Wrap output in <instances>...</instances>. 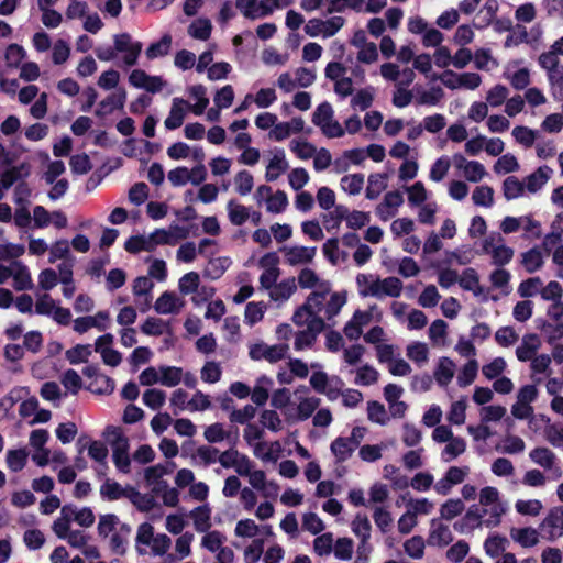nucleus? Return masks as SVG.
I'll use <instances>...</instances> for the list:
<instances>
[{"instance_id":"c85d7f7f","label":"nucleus","mask_w":563,"mask_h":563,"mask_svg":"<svg viewBox=\"0 0 563 563\" xmlns=\"http://www.w3.org/2000/svg\"><path fill=\"white\" fill-rule=\"evenodd\" d=\"M228 213L231 223L234 225H242L250 218L249 209L243 205L236 203L234 200L228 202Z\"/></svg>"},{"instance_id":"e2e57ef3","label":"nucleus","mask_w":563,"mask_h":563,"mask_svg":"<svg viewBox=\"0 0 563 563\" xmlns=\"http://www.w3.org/2000/svg\"><path fill=\"white\" fill-rule=\"evenodd\" d=\"M440 295L434 285L427 286L421 295L419 296L418 302L423 308H432L435 307L439 302Z\"/></svg>"},{"instance_id":"c9c22d12","label":"nucleus","mask_w":563,"mask_h":563,"mask_svg":"<svg viewBox=\"0 0 563 563\" xmlns=\"http://www.w3.org/2000/svg\"><path fill=\"white\" fill-rule=\"evenodd\" d=\"M333 114L334 111L332 106L328 101H324L320 103L314 110L312 114V123L322 129L328 122H330L333 119Z\"/></svg>"},{"instance_id":"603ef678","label":"nucleus","mask_w":563,"mask_h":563,"mask_svg":"<svg viewBox=\"0 0 563 563\" xmlns=\"http://www.w3.org/2000/svg\"><path fill=\"white\" fill-rule=\"evenodd\" d=\"M405 552L412 559H421L424 553V541L420 536H413L404 543Z\"/></svg>"},{"instance_id":"f8f14e48","label":"nucleus","mask_w":563,"mask_h":563,"mask_svg":"<svg viewBox=\"0 0 563 563\" xmlns=\"http://www.w3.org/2000/svg\"><path fill=\"white\" fill-rule=\"evenodd\" d=\"M185 106H189V103L184 99L174 98L169 114L164 122L167 130H176L181 126L185 118Z\"/></svg>"},{"instance_id":"f03ea898","label":"nucleus","mask_w":563,"mask_h":563,"mask_svg":"<svg viewBox=\"0 0 563 563\" xmlns=\"http://www.w3.org/2000/svg\"><path fill=\"white\" fill-rule=\"evenodd\" d=\"M402 290V283L397 277H387L383 280L373 282L368 289L360 290L362 297L373 296L380 298L383 295L397 298Z\"/></svg>"},{"instance_id":"a211bd4d","label":"nucleus","mask_w":563,"mask_h":563,"mask_svg":"<svg viewBox=\"0 0 563 563\" xmlns=\"http://www.w3.org/2000/svg\"><path fill=\"white\" fill-rule=\"evenodd\" d=\"M330 450L335 457V463L338 464L347 461L355 451L344 437H338L334 439L330 445Z\"/></svg>"},{"instance_id":"1a4fd4ad","label":"nucleus","mask_w":563,"mask_h":563,"mask_svg":"<svg viewBox=\"0 0 563 563\" xmlns=\"http://www.w3.org/2000/svg\"><path fill=\"white\" fill-rule=\"evenodd\" d=\"M482 512L477 505H473L468 508L462 519L454 522L453 528L460 533H464L467 530H473L482 525L481 521Z\"/></svg>"},{"instance_id":"6ab92c4d","label":"nucleus","mask_w":563,"mask_h":563,"mask_svg":"<svg viewBox=\"0 0 563 563\" xmlns=\"http://www.w3.org/2000/svg\"><path fill=\"white\" fill-rule=\"evenodd\" d=\"M211 509L208 504L198 506L190 511L197 531L205 532L211 527Z\"/></svg>"},{"instance_id":"4d7b16f0","label":"nucleus","mask_w":563,"mask_h":563,"mask_svg":"<svg viewBox=\"0 0 563 563\" xmlns=\"http://www.w3.org/2000/svg\"><path fill=\"white\" fill-rule=\"evenodd\" d=\"M234 181L236 186L235 189L241 196L250 194L254 185L253 176L247 170L239 172L235 175Z\"/></svg>"},{"instance_id":"a18cd8bd","label":"nucleus","mask_w":563,"mask_h":563,"mask_svg":"<svg viewBox=\"0 0 563 563\" xmlns=\"http://www.w3.org/2000/svg\"><path fill=\"white\" fill-rule=\"evenodd\" d=\"M124 249L131 254H136L141 251H153V245L143 235H132L125 241Z\"/></svg>"},{"instance_id":"8fccbe9b","label":"nucleus","mask_w":563,"mask_h":563,"mask_svg":"<svg viewBox=\"0 0 563 563\" xmlns=\"http://www.w3.org/2000/svg\"><path fill=\"white\" fill-rule=\"evenodd\" d=\"M407 356L417 364L428 361L429 350L426 343L413 342L407 346Z\"/></svg>"},{"instance_id":"0eeeda50","label":"nucleus","mask_w":563,"mask_h":563,"mask_svg":"<svg viewBox=\"0 0 563 563\" xmlns=\"http://www.w3.org/2000/svg\"><path fill=\"white\" fill-rule=\"evenodd\" d=\"M29 175L30 166L26 163H21L20 165L5 169L0 174V186L3 189H9L18 180L25 178Z\"/></svg>"},{"instance_id":"a878e982","label":"nucleus","mask_w":563,"mask_h":563,"mask_svg":"<svg viewBox=\"0 0 563 563\" xmlns=\"http://www.w3.org/2000/svg\"><path fill=\"white\" fill-rule=\"evenodd\" d=\"M212 25L208 19H198L194 21L188 27V34L200 41H206L211 35Z\"/></svg>"},{"instance_id":"423d86ee","label":"nucleus","mask_w":563,"mask_h":563,"mask_svg":"<svg viewBox=\"0 0 563 563\" xmlns=\"http://www.w3.org/2000/svg\"><path fill=\"white\" fill-rule=\"evenodd\" d=\"M282 251L285 252L286 260L290 265H297L310 263L316 255L317 247L291 246L283 247Z\"/></svg>"},{"instance_id":"3c124183","label":"nucleus","mask_w":563,"mask_h":563,"mask_svg":"<svg viewBox=\"0 0 563 563\" xmlns=\"http://www.w3.org/2000/svg\"><path fill=\"white\" fill-rule=\"evenodd\" d=\"M319 405H320L319 398L309 397V398L302 399L297 407V411H298L297 420L303 421V420H307L308 418H310L312 416V413L316 411V409L319 407Z\"/></svg>"},{"instance_id":"9d476101","label":"nucleus","mask_w":563,"mask_h":563,"mask_svg":"<svg viewBox=\"0 0 563 563\" xmlns=\"http://www.w3.org/2000/svg\"><path fill=\"white\" fill-rule=\"evenodd\" d=\"M288 167L284 150H278L266 167L265 179L269 183L275 181Z\"/></svg>"},{"instance_id":"bb28decb","label":"nucleus","mask_w":563,"mask_h":563,"mask_svg":"<svg viewBox=\"0 0 563 563\" xmlns=\"http://www.w3.org/2000/svg\"><path fill=\"white\" fill-rule=\"evenodd\" d=\"M372 526L366 515L357 514L352 522V531L362 543H366L371 538Z\"/></svg>"},{"instance_id":"49530a36","label":"nucleus","mask_w":563,"mask_h":563,"mask_svg":"<svg viewBox=\"0 0 563 563\" xmlns=\"http://www.w3.org/2000/svg\"><path fill=\"white\" fill-rule=\"evenodd\" d=\"M453 367L454 364L450 358L443 357L440 361V364L434 373L435 378L440 385H446L451 382L454 376Z\"/></svg>"},{"instance_id":"c756f323","label":"nucleus","mask_w":563,"mask_h":563,"mask_svg":"<svg viewBox=\"0 0 563 563\" xmlns=\"http://www.w3.org/2000/svg\"><path fill=\"white\" fill-rule=\"evenodd\" d=\"M91 353L90 344H77L66 351V358L70 364L76 365L79 363H86Z\"/></svg>"},{"instance_id":"338daca9","label":"nucleus","mask_w":563,"mask_h":563,"mask_svg":"<svg viewBox=\"0 0 563 563\" xmlns=\"http://www.w3.org/2000/svg\"><path fill=\"white\" fill-rule=\"evenodd\" d=\"M264 551V540L255 539L252 544L245 548L244 550V561L245 563H256Z\"/></svg>"},{"instance_id":"ea45409f","label":"nucleus","mask_w":563,"mask_h":563,"mask_svg":"<svg viewBox=\"0 0 563 563\" xmlns=\"http://www.w3.org/2000/svg\"><path fill=\"white\" fill-rule=\"evenodd\" d=\"M334 210L329 212L328 214H324V223L327 227V230L330 231L332 229L339 228L342 220H346L349 209L347 207L343 205H338L333 207Z\"/></svg>"},{"instance_id":"69168bd1","label":"nucleus","mask_w":563,"mask_h":563,"mask_svg":"<svg viewBox=\"0 0 563 563\" xmlns=\"http://www.w3.org/2000/svg\"><path fill=\"white\" fill-rule=\"evenodd\" d=\"M408 200L412 206H420L427 200V190L423 183L417 181L407 188Z\"/></svg>"},{"instance_id":"5701e85b","label":"nucleus","mask_w":563,"mask_h":563,"mask_svg":"<svg viewBox=\"0 0 563 563\" xmlns=\"http://www.w3.org/2000/svg\"><path fill=\"white\" fill-rule=\"evenodd\" d=\"M529 457L545 470H552L555 461V454L548 448L538 446L529 453Z\"/></svg>"},{"instance_id":"4be33fe9","label":"nucleus","mask_w":563,"mask_h":563,"mask_svg":"<svg viewBox=\"0 0 563 563\" xmlns=\"http://www.w3.org/2000/svg\"><path fill=\"white\" fill-rule=\"evenodd\" d=\"M525 345L517 347L516 355L521 362L532 361L536 351L539 347V338L537 334H528L523 338Z\"/></svg>"},{"instance_id":"dca6fc26","label":"nucleus","mask_w":563,"mask_h":563,"mask_svg":"<svg viewBox=\"0 0 563 563\" xmlns=\"http://www.w3.org/2000/svg\"><path fill=\"white\" fill-rule=\"evenodd\" d=\"M510 537L523 548L534 547L539 542V533L531 527L512 528Z\"/></svg>"},{"instance_id":"f257e3e1","label":"nucleus","mask_w":563,"mask_h":563,"mask_svg":"<svg viewBox=\"0 0 563 563\" xmlns=\"http://www.w3.org/2000/svg\"><path fill=\"white\" fill-rule=\"evenodd\" d=\"M103 435L111 445L112 459L117 470L123 474L131 472V459L129 455V439L120 427L108 426Z\"/></svg>"},{"instance_id":"bf43d9fd","label":"nucleus","mask_w":563,"mask_h":563,"mask_svg":"<svg viewBox=\"0 0 563 563\" xmlns=\"http://www.w3.org/2000/svg\"><path fill=\"white\" fill-rule=\"evenodd\" d=\"M43 345V335L37 330L29 331L24 334L23 347L34 354L38 353Z\"/></svg>"},{"instance_id":"de8ad7c7","label":"nucleus","mask_w":563,"mask_h":563,"mask_svg":"<svg viewBox=\"0 0 563 563\" xmlns=\"http://www.w3.org/2000/svg\"><path fill=\"white\" fill-rule=\"evenodd\" d=\"M108 325L109 324L107 323L98 322L96 318L91 316H87L77 318L74 321V331L80 334L87 332L90 328H97L99 331H104L108 328Z\"/></svg>"},{"instance_id":"ddd939ff","label":"nucleus","mask_w":563,"mask_h":563,"mask_svg":"<svg viewBox=\"0 0 563 563\" xmlns=\"http://www.w3.org/2000/svg\"><path fill=\"white\" fill-rule=\"evenodd\" d=\"M552 169L549 166H540L536 172L528 175L525 186L529 192H537L549 180Z\"/></svg>"},{"instance_id":"13d9d810","label":"nucleus","mask_w":563,"mask_h":563,"mask_svg":"<svg viewBox=\"0 0 563 563\" xmlns=\"http://www.w3.org/2000/svg\"><path fill=\"white\" fill-rule=\"evenodd\" d=\"M56 437L57 439L63 443V444H66V443H70L77 432H78V429H77V426L75 422H64V423H59L58 427L56 428Z\"/></svg>"},{"instance_id":"b1692460","label":"nucleus","mask_w":563,"mask_h":563,"mask_svg":"<svg viewBox=\"0 0 563 563\" xmlns=\"http://www.w3.org/2000/svg\"><path fill=\"white\" fill-rule=\"evenodd\" d=\"M172 45V35L164 34L158 42L152 43L146 48V57L148 59H155L157 57L166 56L169 53Z\"/></svg>"},{"instance_id":"864d4df0","label":"nucleus","mask_w":563,"mask_h":563,"mask_svg":"<svg viewBox=\"0 0 563 563\" xmlns=\"http://www.w3.org/2000/svg\"><path fill=\"white\" fill-rule=\"evenodd\" d=\"M288 206V198L285 191L277 190L267 199V211L272 213H280Z\"/></svg>"},{"instance_id":"6e6d98bb","label":"nucleus","mask_w":563,"mask_h":563,"mask_svg":"<svg viewBox=\"0 0 563 563\" xmlns=\"http://www.w3.org/2000/svg\"><path fill=\"white\" fill-rule=\"evenodd\" d=\"M519 168L517 158L512 154L501 155L494 165V170L497 174L500 173H512Z\"/></svg>"},{"instance_id":"0e129e2a","label":"nucleus","mask_w":563,"mask_h":563,"mask_svg":"<svg viewBox=\"0 0 563 563\" xmlns=\"http://www.w3.org/2000/svg\"><path fill=\"white\" fill-rule=\"evenodd\" d=\"M374 100L373 92L368 89H360L351 100L353 108H360L362 111L371 108Z\"/></svg>"},{"instance_id":"9b49d317","label":"nucleus","mask_w":563,"mask_h":563,"mask_svg":"<svg viewBox=\"0 0 563 563\" xmlns=\"http://www.w3.org/2000/svg\"><path fill=\"white\" fill-rule=\"evenodd\" d=\"M13 266V286L15 290H27L33 287L31 274L29 268L20 261H14Z\"/></svg>"},{"instance_id":"f3484780","label":"nucleus","mask_w":563,"mask_h":563,"mask_svg":"<svg viewBox=\"0 0 563 563\" xmlns=\"http://www.w3.org/2000/svg\"><path fill=\"white\" fill-rule=\"evenodd\" d=\"M432 530L429 536V543H437L440 547L450 544L453 541V536L448 526L443 523L437 525V519L431 521Z\"/></svg>"},{"instance_id":"79ce46f5","label":"nucleus","mask_w":563,"mask_h":563,"mask_svg":"<svg viewBox=\"0 0 563 563\" xmlns=\"http://www.w3.org/2000/svg\"><path fill=\"white\" fill-rule=\"evenodd\" d=\"M166 400V393L161 389L152 388L147 389L143 394V402L152 410L159 409Z\"/></svg>"},{"instance_id":"6e6552de","label":"nucleus","mask_w":563,"mask_h":563,"mask_svg":"<svg viewBox=\"0 0 563 563\" xmlns=\"http://www.w3.org/2000/svg\"><path fill=\"white\" fill-rule=\"evenodd\" d=\"M126 99V93L124 89H120L119 91L108 96L103 99L96 110L97 117H104L106 114L111 113L114 109H122L124 107Z\"/></svg>"},{"instance_id":"7ed1b4c3","label":"nucleus","mask_w":563,"mask_h":563,"mask_svg":"<svg viewBox=\"0 0 563 563\" xmlns=\"http://www.w3.org/2000/svg\"><path fill=\"white\" fill-rule=\"evenodd\" d=\"M287 351V344H276L273 346H268L264 343H258L251 346L249 354L250 357L255 361L265 358L269 363H276L285 358Z\"/></svg>"},{"instance_id":"2f4dec72","label":"nucleus","mask_w":563,"mask_h":563,"mask_svg":"<svg viewBox=\"0 0 563 563\" xmlns=\"http://www.w3.org/2000/svg\"><path fill=\"white\" fill-rule=\"evenodd\" d=\"M386 174H372L368 177V185L366 188V198L369 200H374L378 198L380 192L387 187L385 179Z\"/></svg>"},{"instance_id":"58836bf2","label":"nucleus","mask_w":563,"mask_h":563,"mask_svg":"<svg viewBox=\"0 0 563 563\" xmlns=\"http://www.w3.org/2000/svg\"><path fill=\"white\" fill-rule=\"evenodd\" d=\"M297 289L295 278H287L275 285V289L271 292L274 300L288 299Z\"/></svg>"},{"instance_id":"473e14b6","label":"nucleus","mask_w":563,"mask_h":563,"mask_svg":"<svg viewBox=\"0 0 563 563\" xmlns=\"http://www.w3.org/2000/svg\"><path fill=\"white\" fill-rule=\"evenodd\" d=\"M503 190L505 198L512 200L523 195L525 185L516 176H508L504 180Z\"/></svg>"},{"instance_id":"412c9836","label":"nucleus","mask_w":563,"mask_h":563,"mask_svg":"<svg viewBox=\"0 0 563 563\" xmlns=\"http://www.w3.org/2000/svg\"><path fill=\"white\" fill-rule=\"evenodd\" d=\"M129 500L142 512L152 510L155 506V499L148 494L140 493L135 487H130Z\"/></svg>"},{"instance_id":"2eb2a0df","label":"nucleus","mask_w":563,"mask_h":563,"mask_svg":"<svg viewBox=\"0 0 563 563\" xmlns=\"http://www.w3.org/2000/svg\"><path fill=\"white\" fill-rule=\"evenodd\" d=\"M130 485L122 487L118 482L107 479L100 486V495L103 499L109 501L118 500L123 497L128 498V495L130 494Z\"/></svg>"},{"instance_id":"e433bc0d","label":"nucleus","mask_w":563,"mask_h":563,"mask_svg":"<svg viewBox=\"0 0 563 563\" xmlns=\"http://www.w3.org/2000/svg\"><path fill=\"white\" fill-rule=\"evenodd\" d=\"M478 371L477 361L472 358L462 368L460 374L457 375V384L460 387H466L471 385L476 376Z\"/></svg>"},{"instance_id":"393cba45","label":"nucleus","mask_w":563,"mask_h":563,"mask_svg":"<svg viewBox=\"0 0 563 563\" xmlns=\"http://www.w3.org/2000/svg\"><path fill=\"white\" fill-rule=\"evenodd\" d=\"M522 265L530 274L537 272L543 265V257L541 251L534 246L529 251L522 253Z\"/></svg>"},{"instance_id":"7c9ffc66","label":"nucleus","mask_w":563,"mask_h":563,"mask_svg":"<svg viewBox=\"0 0 563 563\" xmlns=\"http://www.w3.org/2000/svg\"><path fill=\"white\" fill-rule=\"evenodd\" d=\"M159 383L166 387L177 386L183 378V369L176 366H161Z\"/></svg>"},{"instance_id":"a19ab883","label":"nucleus","mask_w":563,"mask_h":563,"mask_svg":"<svg viewBox=\"0 0 563 563\" xmlns=\"http://www.w3.org/2000/svg\"><path fill=\"white\" fill-rule=\"evenodd\" d=\"M507 539L499 534L489 536L484 542L485 553L490 558H497L505 551Z\"/></svg>"},{"instance_id":"c03bdc74","label":"nucleus","mask_w":563,"mask_h":563,"mask_svg":"<svg viewBox=\"0 0 563 563\" xmlns=\"http://www.w3.org/2000/svg\"><path fill=\"white\" fill-rule=\"evenodd\" d=\"M465 508L464 503L460 498L448 499L440 509L441 517L445 520H452L463 512Z\"/></svg>"},{"instance_id":"f704fd0d","label":"nucleus","mask_w":563,"mask_h":563,"mask_svg":"<svg viewBox=\"0 0 563 563\" xmlns=\"http://www.w3.org/2000/svg\"><path fill=\"white\" fill-rule=\"evenodd\" d=\"M200 284L199 274L189 272L183 275L178 282V289L181 295L187 296L198 290Z\"/></svg>"},{"instance_id":"052dcab7","label":"nucleus","mask_w":563,"mask_h":563,"mask_svg":"<svg viewBox=\"0 0 563 563\" xmlns=\"http://www.w3.org/2000/svg\"><path fill=\"white\" fill-rule=\"evenodd\" d=\"M119 523V518L114 514L101 515L98 523V534L102 538H107L110 532H112L117 525Z\"/></svg>"},{"instance_id":"72a5a7b5","label":"nucleus","mask_w":563,"mask_h":563,"mask_svg":"<svg viewBox=\"0 0 563 563\" xmlns=\"http://www.w3.org/2000/svg\"><path fill=\"white\" fill-rule=\"evenodd\" d=\"M364 185L363 174L345 175L341 178V187L349 195H358Z\"/></svg>"},{"instance_id":"680f3d73","label":"nucleus","mask_w":563,"mask_h":563,"mask_svg":"<svg viewBox=\"0 0 563 563\" xmlns=\"http://www.w3.org/2000/svg\"><path fill=\"white\" fill-rule=\"evenodd\" d=\"M470 547L464 540H459L446 552V558L453 563H460L468 554Z\"/></svg>"},{"instance_id":"4468645a","label":"nucleus","mask_w":563,"mask_h":563,"mask_svg":"<svg viewBox=\"0 0 563 563\" xmlns=\"http://www.w3.org/2000/svg\"><path fill=\"white\" fill-rule=\"evenodd\" d=\"M231 260L228 256H220L209 260L202 274L203 277L216 280L219 279L231 265Z\"/></svg>"},{"instance_id":"cd10ccee","label":"nucleus","mask_w":563,"mask_h":563,"mask_svg":"<svg viewBox=\"0 0 563 563\" xmlns=\"http://www.w3.org/2000/svg\"><path fill=\"white\" fill-rule=\"evenodd\" d=\"M153 282L145 276H139L133 282V294L135 296H146L145 307L141 309L142 312H145L150 307L151 300V290L153 289Z\"/></svg>"},{"instance_id":"37998d69","label":"nucleus","mask_w":563,"mask_h":563,"mask_svg":"<svg viewBox=\"0 0 563 563\" xmlns=\"http://www.w3.org/2000/svg\"><path fill=\"white\" fill-rule=\"evenodd\" d=\"M266 306L263 301L261 302H249L245 307V322L250 325H254L255 323L260 322L265 313Z\"/></svg>"},{"instance_id":"39448f33","label":"nucleus","mask_w":563,"mask_h":563,"mask_svg":"<svg viewBox=\"0 0 563 563\" xmlns=\"http://www.w3.org/2000/svg\"><path fill=\"white\" fill-rule=\"evenodd\" d=\"M185 301L173 291H164L156 300L154 309L159 314L178 313Z\"/></svg>"},{"instance_id":"09e8293b","label":"nucleus","mask_w":563,"mask_h":563,"mask_svg":"<svg viewBox=\"0 0 563 563\" xmlns=\"http://www.w3.org/2000/svg\"><path fill=\"white\" fill-rule=\"evenodd\" d=\"M472 199L476 206L490 207L494 203V190L489 186L476 187Z\"/></svg>"},{"instance_id":"774afa93","label":"nucleus","mask_w":563,"mask_h":563,"mask_svg":"<svg viewBox=\"0 0 563 563\" xmlns=\"http://www.w3.org/2000/svg\"><path fill=\"white\" fill-rule=\"evenodd\" d=\"M234 99V90L231 85H225L217 91L214 96V103L219 109L229 108Z\"/></svg>"},{"instance_id":"5fc2aeb1","label":"nucleus","mask_w":563,"mask_h":563,"mask_svg":"<svg viewBox=\"0 0 563 563\" xmlns=\"http://www.w3.org/2000/svg\"><path fill=\"white\" fill-rule=\"evenodd\" d=\"M517 512L523 516H538L542 509V503L538 499L517 500L515 504Z\"/></svg>"},{"instance_id":"20e7f679","label":"nucleus","mask_w":563,"mask_h":563,"mask_svg":"<svg viewBox=\"0 0 563 563\" xmlns=\"http://www.w3.org/2000/svg\"><path fill=\"white\" fill-rule=\"evenodd\" d=\"M542 531L548 532L547 539L555 541L563 534V506L553 507L540 525Z\"/></svg>"},{"instance_id":"aec40b11","label":"nucleus","mask_w":563,"mask_h":563,"mask_svg":"<svg viewBox=\"0 0 563 563\" xmlns=\"http://www.w3.org/2000/svg\"><path fill=\"white\" fill-rule=\"evenodd\" d=\"M29 452L25 449L9 450L7 452V466L11 472L22 471L27 463Z\"/></svg>"},{"instance_id":"4c0bfd02","label":"nucleus","mask_w":563,"mask_h":563,"mask_svg":"<svg viewBox=\"0 0 563 563\" xmlns=\"http://www.w3.org/2000/svg\"><path fill=\"white\" fill-rule=\"evenodd\" d=\"M367 416L371 421L382 426H385L389 420L385 406L376 400L367 402Z\"/></svg>"}]
</instances>
